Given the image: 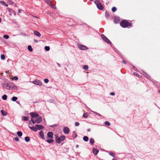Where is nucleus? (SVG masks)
<instances>
[{
    "instance_id": "1",
    "label": "nucleus",
    "mask_w": 160,
    "mask_h": 160,
    "mask_svg": "<svg viewBox=\"0 0 160 160\" xmlns=\"http://www.w3.org/2000/svg\"><path fill=\"white\" fill-rule=\"evenodd\" d=\"M120 24L122 27L124 28L131 26V24L126 20H123L121 21Z\"/></svg>"
},
{
    "instance_id": "2",
    "label": "nucleus",
    "mask_w": 160,
    "mask_h": 160,
    "mask_svg": "<svg viewBox=\"0 0 160 160\" xmlns=\"http://www.w3.org/2000/svg\"><path fill=\"white\" fill-rule=\"evenodd\" d=\"M95 2L96 4L97 8L99 9L102 10L103 9V7L100 2L98 1H95Z\"/></svg>"
},
{
    "instance_id": "3",
    "label": "nucleus",
    "mask_w": 160,
    "mask_h": 160,
    "mask_svg": "<svg viewBox=\"0 0 160 160\" xmlns=\"http://www.w3.org/2000/svg\"><path fill=\"white\" fill-rule=\"evenodd\" d=\"M2 87L8 90L11 89L12 88L10 86V85L8 83L3 84Z\"/></svg>"
},
{
    "instance_id": "4",
    "label": "nucleus",
    "mask_w": 160,
    "mask_h": 160,
    "mask_svg": "<svg viewBox=\"0 0 160 160\" xmlns=\"http://www.w3.org/2000/svg\"><path fill=\"white\" fill-rule=\"evenodd\" d=\"M101 37H102V38L104 40V41L105 42H107L108 44L111 43V42L104 35H101Z\"/></svg>"
},
{
    "instance_id": "5",
    "label": "nucleus",
    "mask_w": 160,
    "mask_h": 160,
    "mask_svg": "<svg viewBox=\"0 0 160 160\" xmlns=\"http://www.w3.org/2000/svg\"><path fill=\"white\" fill-rule=\"evenodd\" d=\"M53 133L51 132H48L47 133V139H50L51 140H52V139L53 138Z\"/></svg>"
},
{
    "instance_id": "6",
    "label": "nucleus",
    "mask_w": 160,
    "mask_h": 160,
    "mask_svg": "<svg viewBox=\"0 0 160 160\" xmlns=\"http://www.w3.org/2000/svg\"><path fill=\"white\" fill-rule=\"evenodd\" d=\"M33 84L39 86H42V82L39 80H36L32 82Z\"/></svg>"
},
{
    "instance_id": "7",
    "label": "nucleus",
    "mask_w": 160,
    "mask_h": 160,
    "mask_svg": "<svg viewBox=\"0 0 160 160\" xmlns=\"http://www.w3.org/2000/svg\"><path fill=\"white\" fill-rule=\"evenodd\" d=\"M30 115L32 118H37L38 116V114L35 112L30 113Z\"/></svg>"
},
{
    "instance_id": "8",
    "label": "nucleus",
    "mask_w": 160,
    "mask_h": 160,
    "mask_svg": "<svg viewBox=\"0 0 160 160\" xmlns=\"http://www.w3.org/2000/svg\"><path fill=\"white\" fill-rule=\"evenodd\" d=\"M78 48L82 50H85L88 49V48L85 46L79 45H78Z\"/></svg>"
},
{
    "instance_id": "9",
    "label": "nucleus",
    "mask_w": 160,
    "mask_h": 160,
    "mask_svg": "<svg viewBox=\"0 0 160 160\" xmlns=\"http://www.w3.org/2000/svg\"><path fill=\"white\" fill-rule=\"evenodd\" d=\"M63 131L64 133L65 134H68L69 132V128L67 127H65L63 128Z\"/></svg>"
},
{
    "instance_id": "10",
    "label": "nucleus",
    "mask_w": 160,
    "mask_h": 160,
    "mask_svg": "<svg viewBox=\"0 0 160 160\" xmlns=\"http://www.w3.org/2000/svg\"><path fill=\"white\" fill-rule=\"evenodd\" d=\"M35 127H36L37 128V130H41L42 129L44 128V127L40 125H36L35 126Z\"/></svg>"
},
{
    "instance_id": "11",
    "label": "nucleus",
    "mask_w": 160,
    "mask_h": 160,
    "mask_svg": "<svg viewBox=\"0 0 160 160\" xmlns=\"http://www.w3.org/2000/svg\"><path fill=\"white\" fill-rule=\"evenodd\" d=\"M7 10L10 12V15H12V14H13L15 15V13L12 9L10 8H8Z\"/></svg>"
},
{
    "instance_id": "12",
    "label": "nucleus",
    "mask_w": 160,
    "mask_h": 160,
    "mask_svg": "<svg viewBox=\"0 0 160 160\" xmlns=\"http://www.w3.org/2000/svg\"><path fill=\"white\" fill-rule=\"evenodd\" d=\"M98 152V150L97 149L93 148L92 149L93 153V154H94L95 155H96L97 154Z\"/></svg>"
},
{
    "instance_id": "13",
    "label": "nucleus",
    "mask_w": 160,
    "mask_h": 160,
    "mask_svg": "<svg viewBox=\"0 0 160 160\" xmlns=\"http://www.w3.org/2000/svg\"><path fill=\"white\" fill-rule=\"evenodd\" d=\"M34 33L35 35L38 37H40L41 36L40 33L39 32L37 31H34Z\"/></svg>"
},
{
    "instance_id": "14",
    "label": "nucleus",
    "mask_w": 160,
    "mask_h": 160,
    "mask_svg": "<svg viewBox=\"0 0 160 160\" xmlns=\"http://www.w3.org/2000/svg\"><path fill=\"white\" fill-rule=\"evenodd\" d=\"M42 121V118L40 117H39L38 118H37L36 120V122L37 123H39L41 122Z\"/></svg>"
},
{
    "instance_id": "15",
    "label": "nucleus",
    "mask_w": 160,
    "mask_h": 160,
    "mask_svg": "<svg viewBox=\"0 0 160 160\" xmlns=\"http://www.w3.org/2000/svg\"><path fill=\"white\" fill-rule=\"evenodd\" d=\"M1 112L2 115L3 116H6L7 114V112L3 110H1Z\"/></svg>"
},
{
    "instance_id": "16",
    "label": "nucleus",
    "mask_w": 160,
    "mask_h": 160,
    "mask_svg": "<svg viewBox=\"0 0 160 160\" xmlns=\"http://www.w3.org/2000/svg\"><path fill=\"white\" fill-rule=\"evenodd\" d=\"M120 20L119 18H115L114 20V22L115 23H117L119 22Z\"/></svg>"
},
{
    "instance_id": "17",
    "label": "nucleus",
    "mask_w": 160,
    "mask_h": 160,
    "mask_svg": "<svg viewBox=\"0 0 160 160\" xmlns=\"http://www.w3.org/2000/svg\"><path fill=\"white\" fill-rule=\"evenodd\" d=\"M22 120L24 121H27L28 120V118L27 117L23 116L22 117Z\"/></svg>"
},
{
    "instance_id": "18",
    "label": "nucleus",
    "mask_w": 160,
    "mask_h": 160,
    "mask_svg": "<svg viewBox=\"0 0 160 160\" xmlns=\"http://www.w3.org/2000/svg\"><path fill=\"white\" fill-rule=\"evenodd\" d=\"M29 128H30L31 129L33 130L34 131L36 132L37 131V128L35 126V127H29Z\"/></svg>"
},
{
    "instance_id": "19",
    "label": "nucleus",
    "mask_w": 160,
    "mask_h": 160,
    "mask_svg": "<svg viewBox=\"0 0 160 160\" xmlns=\"http://www.w3.org/2000/svg\"><path fill=\"white\" fill-rule=\"evenodd\" d=\"M44 1L46 3L49 5L51 4V1L50 0H44Z\"/></svg>"
},
{
    "instance_id": "20",
    "label": "nucleus",
    "mask_w": 160,
    "mask_h": 160,
    "mask_svg": "<svg viewBox=\"0 0 160 160\" xmlns=\"http://www.w3.org/2000/svg\"><path fill=\"white\" fill-rule=\"evenodd\" d=\"M39 135H40V136H41V137L42 138H43L44 137V135L42 131H40V132H39Z\"/></svg>"
},
{
    "instance_id": "21",
    "label": "nucleus",
    "mask_w": 160,
    "mask_h": 160,
    "mask_svg": "<svg viewBox=\"0 0 160 160\" xmlns=\"http://www.w3.org/2000/svg\"><path fill=\"white\" fill-rule=\"evenodd\" d=\"M28 49L29 51L32 52V47L30 45L28 46Z\"/></svg>"
},
{
    "instance_id": "22",
    "label": "nucleus",
    "mask_w": 160,
    "mask_h": 160,
    "mask_svg": "<svg viewBox=\"0 0 160 160\" xmlns=\"http://www.w3.org/2000/svg\"><path fill=\"white\" fill-rule=\"evenodd\" d=\"M17 134L19 137H21L22 135V133L20 131H18L17 132Z\"/></svg>"
},
{
    "instance_id": "23",
    "label": "nucleus",
    "mask_w": 160,
    "mask_h": 160,
    "mask_svg": "<svg viewBox=\"0 0 160 160\" xmlns=\"http://www.w3.org/2000/svg\"><path fill=\"white\" fill-rule=\"evenodd\" d=\"M18 99V98L16 97H13L12 98V100L13 101H15Z\"/></svg>"
},
{
    "instance_id": "24",
    "label": "nucleus",
    "mask_w": 160,
    "mask_h": 160,
    "mask_svg": "<svg viewBox=\"0 0 160 160\" xmlns=\"http://www.w3.org/2000/svg\"><path fill=\"white\" fill-rule=\"evenodd\" d=\"M88 116V114L87 113L85 112L84 113L83 115V117L85 118H87Z\"/></svg>"
},
{
    "instance_id": "25",
    "label": "nucleus",
    "mask_w": 160,
    "mask_h": 160,
    "mask_svg": "<svg viewBox=\"0 0 160 160\" xmlns=\"http://www.w3.org/2000/svg\"><path fill=\"white\" fill-rule=\"evenodd\" d=\"M1 58L2 60H4L5 58V57L4 54H2L1 55Z\"/></svg>"
},
{
    "instance_id": "26",
    "label": "nucleus",
    "mask_w": 160,
    "mask_h": 160,
    "mask_svg": "<svg viewBox=\"0 0 160 160\" xmlns=\"http://www.w3.org/2000/svg\"><path fill=\"white\" fill-rule=\"evenodd\" d=\"M7 96L6 95H3L2 96V99L3 100H6L7 99Z\"/></svg>"
},
{
    "instance_id": "27",
    "label": "nucleus",
    "mask_w": 160,
    "mask_h": 160,
    "mask_svg": "<svg viewBox=\"0 0 160 160\" xmlns=\"http://www.w3.org/2000/svg\"><path fill=\"white\" fill-rule=\"evenodd\" d=\"M142 73H143V75H144V76H145V77H147V78H149V76L148 75L144 72L143 71Z\"/></svg>"
},
{
    "instance_id": "28",
    "label": "nucleus",
    "mask_w": 160,
    "mask_h": 160,
    "mask_svg": "<svg viewBox=\"0 0 160 160\" xmlns=\"http://www.w3.org/2000/svg\"><path fill=\"white\" fill-rule=\"evenodd\" d=\"M83 68L86 70H87L88 68V67L87 65H84L83 67Z\"/></svg>"
},
{
    "instance_id": "29",
    "label": "nucleus",
    "mask_w": 160,
    "mask_h": 160,
    "mask_svg": "<svg viewBox=\"0 0 160 160\" xmlns=\"http://www.w3.org/2000/svg\"><path fill=\"white\" fill-rule=\"evenodd\" d=\"M109 154L113 157H115V154L112 152H110L109 153Z\"/></svg>"
},
{
    "instance_id": "30",
    "label": "nucleus",
    "mask_w": 160,
    "mask_h": 160,
    "mask_svg": "<svg viewBox=\"0 0 160 160\" xmlns=\"http://www.w3.org/2000/svg\"><path fill=\"white\" fill-rule=\"evenodd\" d=\"M45 49L46 51H48L50 49V48L48 46H45Z\"/></svg>"
},
{
    "instance_id": "31",
    "label": "nucleus",
    "mask_w": 160,
    "mask_h": 160,
    "mask_svg": "<svg viewBox=\"0 0 160 160\" xmlns=\"http://www.w3.org/2000/svg\"><path fill=\"white\" fill-rule=\"evenodd\" d=\"M117 10V8L116 7H113L112 9V12H115Z\"/></svg>"
},
{
    "instance_id": "32",
    "label": "nucleus",
    "mask_w": 160,
    "mask_h": 160,
    "mask_svg": "<svg viewBox=\"0 0 160 160\" xmlns=\"http://www.w3.org/2000/svg\"><path fill=\"white\" fill-rule=\"evenodd\" d=\"M105 124L108 126H109L110 125V123L108 121L105 122Z\"/></svg>"
},
{
    "instance_id": "33",
    "label": "nucleus",
    "mask_w": 160,
    "mask_h": 160,
    "mask_svg": "<svg viewBox=\"0 0 160 160\" xmlns=\"http://www.w3.org/2000/svg\"><path fill=\"white\" fill-rule=\"evenodd\" d=\"M3 38H5L8 39L9 38V36L8 35H5L3 36Z\"/></svg>"
},
{
    "instance_id": "34",
    "label": "nucleus",
    "mask_w": 160,
    "mask_h": 160,
    "mask_svg": "<svg viewBox=\"0 0 160 160\" xmlns=\"http://www.w3.org/2000/svg\"><path fill=\"white\" fill-rule=\"evenodd\" d=\"M54 141H45L46 142H47L48 143H52Z\"/></svg>"
},
{
    "instance_id": "35",
    "label": "nucleus",
    "mask_w": 160,
    "mask_h": 160,
    "mask_svg": "<svg viewBox=\"0 0 160 160\" xmlns=\"http://www.w3.org/2000/svg\"><path fill=\"white\" fill-rule=\"evenodd\" d=\"M44 82L46 83H48L49 82V80L47 78L45 79H44Z\"/></svg>"
},
{
    "instance_id": "36",
    "label": "nucleus",
    "mask_w": 160,
    "mask_h": 160,
    "mask_svg": "<svg viewBox=\"0 0 160 160\" xmlns=\"http://www.w3.org/2000/svg\"><path fill=\"white\" fill-rule=\"evenodd\" d=\"M31 120L33 124H34L36 122V120L34 121L32 118L31 119Z\"/></svg>"
},
{
    "instance_id": "37",
    "label": "nucleus",
    "mask_w": 160,
    "mask_h": 160,
    "mask_svg": "<svg viewBox=\"0 0 160 160\" xmlns=\"http://www.w3.org/2000/svg\"><path fill=\"white\" fill-rule=\"evenodd\" d=\"M65 137L64 136H61V140H64L65 139Z\"/></svg>"
},
{
    "instance_id": "38",
    "label": "nucleus",
    "mask_w": 160,
    "mask_h": 160,
    "mask_svg": "<svg viewBox=\"0 0 160 160\" xmlns=\"http://www.w3.org/2000/svg\"><path fill=\"white\" fill-rule=\"evenodd\" d=\"M88 138L87 136H84L83 138V140H88Z\"/></svg>"
},
{
    "instance_id": "39",
    "label": "nucleus",
    "mask_w": 160,
    "mask_h": 160,
    "mask_svg": "<svg viewBox=\"0 0 160 160\" xmlns=\"http://www.w3.org/2000/svg\"><path fill=\"white\" fill-rule=\"evenodd\" d=\"M50 5L51 6V7H52V8H54V9H55L56 8V6L53 5H52V4H51V5Z\"/></svg>"
},
{
    "instance_id": "40",
    "label": "nucleus",
    "mask_w": 160,
    "mask_h": 160,
    "mask_svg": "<svg viewBox=\"0 0 160 160\" xmlns=\"http://www.w3.org/2000/svg\"><path fill=\"white\" fill-rule=\"evenodd\" d=\"M8 3H9L10 4H12L13 3V2L11 1L8 0Z\"/></svg>"
},
{
    "instance_id": "41",
    "label": "nucleus",
    "mask_w": 160,
    "mask_h": 160,
    "mask_svg": "<svg viewBox=\"0 0 160 160\" xmlns=\"http://www.w3.org/2000/svg\"><path fill=\"white\" fill-rule=\"evenodd\" d=\"M0 3L2 5H4L5 3L3 1H0Z\"/></svg>"
},
{
    "instance_id": "42",
    "label": "nucleus",
    "mask_w": 160,
    "mask_h": 160,
    "mask_svg": "<svg viewBox=\"0 0 160 160\" xmlns=\"http://www.w3.org/2000/svg\"><path fill=\"white\" fill-rule=\"evenodd\" d=\"M54 136L56 140H59V139L58 138V136L57 135L55 134Z\"/></svg>"
},
{
    "instance_id": "43",
    "label": "nucleus",
    "mask_w": 160,
    "mask_h": 160,
    "mask_svg": "<svg viewBox=\"0 0 160 160\" xmlns=\"http://www.w3.org/2000/svg\"><path fill=\"white\" fill-rule=\"evenodd\" d=\"M90 144L91 145H92L94 144V141H90Z\"/></svg>"
},
{
    "instance_id": "44",
    "label": "nucleus",
    "mask_w": 160,
    "mask_h": 160,
    "mask_svg": "<svg viewBox=\"0 0 160 160\" xmlns=\"http://www.w3.org/2000/svg\"><path fill=\"white\" fill-rule=\"evenodd\" d=\"M30 138L28 137H26L25 138V140H30Z\"/></svg>"
},
{
    "instance_id": "45",
    "label": "nucleus",
    "mask_w": 160,
    "mask_h": 160,
    "mask_svg": "<svg viewBox=\"0 0 160 160\" xmlns=\"http://www.w3.org/2000/svg\"><path fill=\"white\" fill-rule=\"evenodd\" d=\"M13 79H14V80L17 81V80H18V77H17L15 76V77H14V78H13Z\"/></svg>"
},
{
    "instance_id": "46",
    "label": "nucleus",
    "mask_w": 160,
    "mask_h": 160,
    "mask_svg": "<svg viewBox=\"0 0 160 160\" xmlns=\"http://www.w3.org/2000/svg\"><path fill=\"white\" fill-rule=\"evenodd\" d=\"M75 125L76 126H78L79 125V123L78 122H75Z\"/></svg>"
},
{
    "instance_id": "47",
    "label": "nucleus",
    "mask_w": 160,
    "mask_h": 160,
    "mask_svg": "<svg viewBox=\"0 0 160 160\" xmlns=\"http://www.w3.org/2000/svg\"><path fill=\"white\" fill-rule=\"evenodd\" d=\"M134 75H136V76L138 77H139V76H140V75L138 74V73H134Z\"/></svg>"
},
{
    "instance_id": "48",
    "label": "nucleus",
    "mask_w": 160,
    "mask_h": 160,
    "mask_svg": "<svg viewBox=\"0 0 160 160\" xmlns=\"http://www.w3.org/2000/svg\"><path fill=\"white\" fill-rule=\"evenodd\" d=\"M57 126V124H54V125H53L51 126V127H56Z\"/></svg>"
},
{
    "instance_id": "49",
    "label": "nucleus",
    "mask_w": 160,
    "mask_h": 160,
    "mask_svg": "<svg viewBox=\"0 0 160 160\" xmlns=\"http://www.w3.org/2000/svg\"><path fill=\"white\" fill-rule=\"evenodd\" d=\"M14 140H19V139L18 138L16 137L14 138Z\"/></svg>"
},
{
    "instance_id": "50",
    "label": "nucleus",
    "mask_w": 160,
    "mask_h": 160,
    "mask_svg": "<svg viewBox=\"0 0 160 160\" xmlns=\"http://www.w3.org/2000/svg\"><path fill=\"white\" fill-rule=\"evenodd\" d=\"M110 94L112 95H114L115 93L113 92H112L110 93Z\"/></svg>"
},
{
    "instance_id": "51",
    "label": "nucleus",
    "mask_w": 160,
    "mask_h": 160,
    "mask_svg": "<svg viewBox=\"0 0 160 160\" xmlns=\"http://www.w3.org/2000/svg\"><path fill=\"white\" fill-rule=\"evenodd\" d=\"M34 42H35L37 43V42H38V41L37 40H36V39H35V40H34Z\"/></svg>"
},
{
    "instance_id": "52",
    "label": "nucleus",
    "mask_w": 160,
    "mask_h": 160,
    "mask_svg": "<svg viewBox=\"0 0 160 160\" xmlns=\"http://www.w3.org/2000/svg\"><path fill=\"white\" fill-rule=\"evenodd\" d=\"M58 144L60 143V141H56Z\"/></svg>"
},
{
    "instance_id": "53",
    "label": "nucleus",
    "mask_w": 160,
    "mask_h": 160,
    "mask_svg": "<svg viewBox=\"0 0 160 160\" xmlns=\"http://www.w3.org/2000/svg\"><path fill=\"white\" fill-rule=\"evenodd\" d=\"M122 62H123V63H124L125 64H126V62H125V61L124 60H123L122 61Z\"/></svg>"
},
{
    "instance_id": "54",
    "label": "nucleus",
    "mask_w": 160,
    "mask_h": 160,
    "mask_svg": "<svg viewBox=\"0 0 160 160\" xmlns=\"http://www.w3.org/2000/svg\"><path fill=\"white\" fill-rule=\"evenodd\" d=\"M4 6H5L6 7H7L8 6V5L7 4L5 3L4 4Z\"/></svg>"
},
{
    "instance_id": "55",
    "label": "nucleus",
    "mask_w": 160,
    "mask_h": 160,
    "mask_svg": "<svg viewBox=\"0 0 160 160\" xmlns=\"http://www.w3.org/2000/svg\"><path fill=\"white\" fill-rule=\"evenodd\" d=\"M18 12L19 13H20L21 12V10H18Z\"/></svg>"
},
{
    "instance_id": "56",
    "label": "nucleus",
    "mask_w": 160,
    "mask_h": 160,
    "mask_svg": "<svg viewBox=\"0 0 160 160\" xmlns=\"http://www.w3.org/2000/svg\"><path fill=\"white\" fill-rule=\"evenodd\" d=\"M90 131V129H88V130H87V131L89 132V131Z\"/></svg>"
},
{
    "instance_id": "57",
    "label": "nucleus",
    "mask_w": 160,
    "mask_h": 160,
    "mask_svg": "<svg viewBox=\"0 0 160 160\" xmlns=\"http://www.w3.org/2000/svg\"><path fill=\"white\" fill-rule=\"evenodd\" d=\"M76 147L77 148H78V145H77L76 146Z\"/></svg>"
},
{
    "instance_id": "58",
    "label": "nucleus",
    "mask_w": 160,
    "mask_h": 160,
    "mask_svg": "<svg viewBox=\"0 0 160 160\" xmlns=\"http://www.w3.org/2000/svg\"><path fill=\"white\" fill-rule=\"evenodd\" d=\"M29 124H31V123L30 121H29Z\"/></svg>"
},
{
    "instance_id": "59",
    "label": "nucleus",
    "mask_w": 160,
    "mask_h": 160,
    "mask_svg": "<svg viewBox=\"0 0 160 160\" xmlns=\"http://www.w3.org/2000/svg\"><path fill=\"white\" fill-rule=\"evenodd\" d=\"M112 160H116L115 159H113Z\"/></svg>"
},
{
    "instance_id": "60",
    "label": "nucleus",
    "mask_w": 160,
    "mask_h": 160,
    "mask_svg": "<svg viewBox=\"0 0 160 160\" xmlns=\"http://www.w3.org/2000/svg\"><path fill=\"white\" fill-rule=\"evenodd\" d=\"M26 142H29V141H25Z\"/></svg>"
},
{
    "instance_id": "61",
    "label": "nucleus",
    "mask_w": 160,
    "mask_h": 160,
    "mask_svg": "<svg viewBox=\"0 0 160 160\" xmlns=\"http://www.w3.org/2000/svg\"><path fill=\"white\" fill-rule=\"evenodd\" d=\"M33 16L34 17H35V18H37V17L36 16Z\"/></svg>"
},
{
    "instance_id": "62",
    "label": "nucleus",
    "mask_w": 160,
    "mask_h": 160,
    "mask_svg": "<svg viewBox=\"0 0 160 160\" xmlns=\"http://www.w3.org/2000/svg\"><path fill=\"white\" fill-rule=\"evenodd\" d=\"M85 141V142H87V141H88L86 140V141Z\"/></svg>"
},
{
    "instance_id": "63",
    "label": "nucleus",
    "mask_w": 160,
    "mask_h": 160,
    "mask_svg": "<svg viewBox=\"0 0 160 160\" xmlns=\"http://www.w3.org/2000/svg\"><path fill=\"white\" fill-rule=\"evenodd\" d=\"M158 92H160V91H158Z\"/></svg>"
}]
</instances>
